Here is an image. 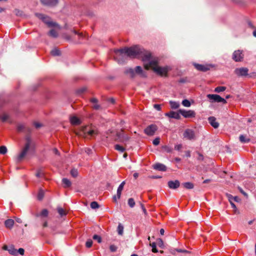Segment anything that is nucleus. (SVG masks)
<instances>
[{
  "mask_svg": "<svg viewBox=\"0 0 256 256\" xmlns=\"http://www.w3.org/2000/svg\"><path fill=\"white\" fill-rule=\"evenodd\" d=\"M114 53L116 55L115 58L118 59V63L124 62L123 60H120V58H124L125 56L130 58H135L137 56L142 54V58L144 62L148 61L151 58V54L148 52H144L143 49H141L139 46H136L130 48H124L118 49L114 50Z\"/></svg>",
  "mask_w": 256,
  "mask_h": 256,
  "instance_id": "1",
  "label": "nucleus"
},
{
  "mask_svg": "<svg viewBox=\"0 0 256 256\" xmlns=\"http://www.w3.org/2000/svg\"><path fill=\"white\" fill-rule=\"evenodd\" d=\"M148 64H144L145 69L148 70L152 69L157 74L161 76H168V72L171 69L168 66L162 67L158 66V61L156 60H149Z\"/></svg>",
  "mask_w": 256,
  "mask_h": 256,
  "instance_id": "2",
  "label": "nucleus"
},
{
  "mask_svg": "<svg viewBox=\"0 0 256 256\" xmlns=\"http://www.w3.org/2000/svg\"><path fill=\"white\" fill-rule=\"evenodd\" d=\"M32 144V141L30 138L28 137L26 138V142L22 148L18 156L16 158V162H22L25 156H26L28 150H30V146Z\"/></svg>",
  "mask_w": 256,
  "mask_h": 256,
  "instance_id": "3",
  "label": "nucleus"
},
{
  "mask_svg": "<svg viewBox=\"0 0 256 256\" xmlns=\"http://www.w3.org/2000/svg\"><path fill=\"white\" fill-rule=\"evenodd\" d=\"M35 14L48 27H56L60 28V26L57 23L52 22L49 16L40 13H36Z\"/></svg>",
  "mask_w": 256,
  "mask_h": 256,
  "instance_id": "4",
  "label": "nucleus"
},
{
  "mask_svg": "<svg viewBox=\"0 0 256 256\" xmlns=\"http://www.w3.org/2000/svg\"><path fill=\"white\" fill-rule=\"evenodd\" d=\"M207 98L211 101V102H222L226 104V101L225 99L222 98L218 94H208L207 95Z\"/></svg>",
  "mask_w": 256,
  "mask_h": 256,
  "instance_id": "5",
  "label": "nucleus"
},
{
  "mask_svg": "<svg viewBox=\"0 0 256 256\" xmlns=\"http://www.w3.org/2000/svg\"><path fill=\"white\" fill-rule=\"evenodd\" d=\"M178 112L185 118H194L196 116V112L192 110H186L182 109H180L178 110Z\"/></svg>",
  "mask_w": 256,
  "mask_h": 256,
  "instance_id": "6",
  "label": "nucleus"
},
{
  "mask_svg": "<svg viewBox=\"0 0 256 256\" xmlns=\"http://www.w3.org/2000/svg\"><path fill=\"white\" fill-rule=\"evenodd\" d=\"M116 136L117 138L115 139V140L120 142H127L129 140L130 138L128 135L124 134L123 130H121L120 132H117Z\"/></svg>",
  "mask_w": 256,
  "mask_h": 256,
  "instance_id": "7",
  "label": "nucleus"
},
{
  "mask_svg": "<svg viewBox=\"0 0 256 256\" xmlns=\"http://www.w3.org/2000/svg\"><path fill=\"white\" fill-rule=\"evenodd\" d=\"M184 138L188 140H193L196 138L194 132L190 128L186 129L183 134Z\"/></svg>",
  "mask_w": 256,
  "mask_h": 256,
  "instance_id": "8",
  "label": "nucleus"
},
{
  "mask_svg": "<svg viewBox=\"0 0 256 256\" xmlns=\"http://www.w3.org/2000/svg\"><path fill=\"white\" fill-rule=\"evenodd\" d=\"M158 127L155 124H151L144 130V133L148 136H153L157 130Z\"/></svg>",
  "mask_w": 256,
  "mask_h": 256,
  "instance_id": "9",
  "label": "nucleus"
},
{
  "mask_svg": "<svg viewBox=\"0 0 256 256\" xmlns=\"http://www.w3.org/2000/svg\"><path fill=\"white\" fill-rule=\"evenodd\" d=\"M244 58V54L240 50H236L232 54V58L236 62H241Z\"/></svg>",
  "mask_w": 256,
  "mask_h": 256,
  "instance_id": "10",
  "label": "nucleus"
},
{
  "mask_svg": "<svg viewBox=\"0 0 256 256\" xmlns=\"http://www.w3.org/2000/svg\"><path fill=\"white\" fill-rule=\"evenodd\" d=\"M248 70L246 68H237L234 70L235 74L238 76H246L248 75Z\"/></svg>",
  "mask_w": 256,
  "mask_h": 256,
  "instance_id": "11",
  "label": "nucleus"
},
{
  "mask_svg": "<svg viewBox=\"0 0 256 256\" xmlns=\"http://www.w3.org/2000/svg\"><path fill=\"white\" fill-rule=\"evenodd\" d=\"M195 68L198 70L202 72H206L210 69V66L203 65L198 64H194Z\"/></svg>",
  "mask_w": 256,
  "mask_h": 256,
  "instance_id": "12",
  "label": "nucleus"
},
{
  "mask_svg": "<svg viewBox=\"0 0 256 256\" xmlns=\"http://www.w3.org/2000/svg\"><path fill=\"white\" fill-rule=\"evenodd\" d=\"M168 186L171 189H176L180 186V182L178 180H170L168 182Z\"/></svg>",
  "mask_w": 256,
  "mask_h": 256,
  "instance_id": "13",
  "label": "nucleus"
},
{
  "mask_svg": "<svg viewBox=\"0 0 256 256\" xmlns=\"http://www.w3.org/2000/svg\"><path fill=\"white\" fill-rule=\"evenodd\" d=\"M179 112H175L174 111H170L169 112L166 113L165 115L170 118H174L176 120H180V116Z\"/></svg>",
  "mask_w": 256,
  "mask_h": 256,
  "instance_id": "14",
  "label": "nucleus"
},
{
  "mask_svg": "<svg viewBox=\"0 0 256 256\" xmlns=\"http://www.w3.org/2000/svg\"><path fill=\"white\" fill-rule=\"evenodd\" d=\"M42 3L50 6H55L58 2V0H40Z\"/></svg>",
  "mask_w": 256,
  "mask_h": 256,
  "instance_id": "15",
  "label": "nucleus"
},
{
  "mask_svg": "<svg viewBox=\"0 0 256 256\" xmlns=\"http://www.w3.org/2000/svg\"><path fill=\"white\" fill-rule=\"evenodd\" d=\"M153 168L154 170H158L160 171L165 172L166 170V167L165 165L157 163L153 166Z\"/></svg>",
  "mask_w": 256,
  "mask_h": 256,
  "instance_id": "16",
  "label": "nucleus"
},
{
  "mask_svg": "<svg viewBox=\"0 0 256 256\" xmlns=\"http://www.w3.org/2000/svg\"><path fill=\"white\" fill-rule=\"evenodd\" d=\"M209 123L214 128H216L219 126V124L216 122V118L214 116H210L208 119Z\"/></svg>",
  "mask_w": 256,
  "mask_h": 256,
  "instance_id": "17",
  "label": "nucleus"
},
{
  "mask_svg": "<svg viewBox=\"0 0 256 256\" xmlns=\"http://www.w3.org/2000/svg\"><path fill=\"white\" fill-rule=\"evenodd\" d=\"M90 102L94 104L92 106V108L96 110H98L100 109V105L98 104V100L96 98H92L90 100Z\"/></svg>",
  "mask_w": 256,
  "mask_h": 256,
  "instance_id": "18",
  "label": "nucleus"
},
{
  "mask_svg": "<svg viewBox=\"0 0 256 256\" xmlns=\"http://www.w3.org/2000/svg\"><path fill=\"white\" fill-rule=\"evenodd\" d=\"M48 212L46 209H44L42 210V212L40 214H34V216L36 217H42V218H46L48 216Z\"/></svg>",
  "mask_w": 256,
  "mask_h": 256,
  "instance_id": "19",
  "label": "nucleus"
},
{
  "mask_svg": "<svg viewBox=\"0 0 256 256\" xmlns=\"http://www.w3.org/2000/svg\"><path fill=\"white\" fill-rule=\"evenodd\" d=\"M125 184V182H122L120 185L119 186L118 190H117V196H118V199H120V198L122 192V191L124 189V186Z\"/></svg>",
  "mask_w": 256,
  "mask_h": 256,
  "instance_id": "20",
  "label": "nucleus"
},
{
  "mask_svg": "<svg viewBox=\"0 0 256 256\" xmlns=\"http://www.w3.org/2000/svg\"><path fill=\"white\" fill-rule=\"evenodd\" d=\"M4 224L6 228H12L14 224V220L12 219H8L5 221Z\"/></svg>",
  "mask_w": 256,
  "mask_h": 256,
  "instance_id": "21",
  "label": "nucleus"
},
{
  "mask_svg": "<svg viewBox=\"0 0 256 256\" xmlns=\"http://www.w3.org/2000/svg\"><path fill=\"white\" fill-rule=\"evenodd\" d=\"M70 121L72 124L74 125H78L80 124V120L75 116H71L70 118Z\"/></svg>",
  "mask_w": 256,
  "mask_h": 256,
  "instance_id": "22",
  "label": "nucleus"
},
{
  "mask_svg": "<svg viewBox=\"0 0 256 256\" xmlns=\"http://www.w3.org/2000/svg\"><path fill=\"white\" fill-rule=\"evenodd\" d=\"M62 183L64 184V188H69L72 185L71 182L66 178H63L62 179Z\"/></svg>",
  "mask_w": 256,
  "mask_h": 256,
  "instance_id": "23",
  "label": "nucleus"
},
{
  "mask_svg": "<svg viewBox=\"0 0 256 256\" xmlns=\"http://www.w3.org/2000/svg\"><path fill=\"white\" fill-rule=\"evenodd\" d=\"M83 131L84 133H87L88 135L90 136H93L94 135H96L98 134V131L94 130H92L88 131L86 130V128H84Z\"/></svg>",
  "mask_w": 256,
  "mask_h": 256,
  "instance_id": "24",
  "label": "nucleus"
},
{
  "mask_svg": "<svg viewBox=\"0 0 256 256\" xmlns=\"http://www.w3.org/2000/svg\"><path fill=\"white\" fill-rule=\"evenodd\" d=\"M8 252L12 255L16 256L17 255V250L14 248V246L12 245L9 247L8 250Z\"/></svg>",
  "mask_w": 256,
  "mask_h": 256,
  "instance_id": "25",
  "label": "nucleus"
},
{
  "mask_svg": "<svg viewBox=\"0 0 256 256\" xmlns=\"http://www.w3.org/2000/svg\"><path fill=\"white\" fill-rule=\"evenodd\" d=\"M36 176L37 178H42L44 176V172L42 168H39L37 170V172L36 174Z\"/></svg>",
  "mask_w": 256,
  "mask_h": 256,
  "instance_id": "26",
  "label": "nucleus"
},
{
  "mask_svg": "<svg viewBox=\"0 0 256 256\" xmlns=\"http://www.w3.org/2000/svg\"><path fill=\"white\" fill-rule=\"evenodd\" d=\"M125 73L126 74H129L130 76L132 78H134L135 76V72L133 69L132 68H128L126 70Z\"/></svg>",
  "mask_w": 256,
  "mask_h": 256,
  "instance_id": "27",
  "label": "nucleus"
},
{
  "mask_svg": "<svg viewBox=\"0 0 256 256\" xmlns=\"http://www.w3.org/2000/svg\"><path fill=\"white\" fill-rule=\"evenodd\" d=\"M182 185L186 189H192L194 187V184L190 182H184L182 184Z\"/></svg>",
  "mask_w": 256,
  "mask_h": 256,
  "instance_id": "28",
  "label": "nucleus"
},
{
  "mask_svg": "<svg viewBox=\"0 0 256 256\" xmlns=\"http://www.w3.org/2000/svg\"><path fill=\"white\" fill-rule=\"evenodd\" d=\"M170 104L172 109H176L180 106V104L176 102L170 101Z\"/></svg>",
  "mask_w": 256,
  "mask_h": 256,
  "instance_id": "29",
  "label": "nucleus"
},
{
  "mask_svg": "<svg viewBox=\"0 0 256 256\" xmlns=\"http://www.w3.org/2000/svg\"><path fill=\"white\" fill-rule=\"evenodd\" d=\"M48 34L50 36H52V38H57L58 36V32H56V30H53V29L51 30L49 32Z\"/></svg>",
  "mask_w": 256,
  "mask_h": 256,
  "instance_id": "30",
  "label": "nucleus"
},
{
  "mask_svg": "<svg viewBox=\"0 0 256 256\" xmlns=\"http://www.w3.org/2000/svg\"><path fill=\"white\" fill-rule=\"evenodd\" d=\"M57 210H58V213L62 217L64 216H66V211L64 210V208H60V207H58L57 208Z\"/></svg>",
  "mask_w": 256,
  "mask_h": 256,
  "instance_id": "31",
  "label": "nucleus"
},
{
  "mask_svg": "<svg viewBox=\"0 0 256 256\" xmlns=\"http://www.w3.org/2000/svg\"><path fill=\"white\" fill-rule=\"evenodd\" d=\"M118 232L119 235L122 236L123 234L124 226L121 224H119L118 226Z\"/></svg>",
  "mask_w": 256,
  "mask_h": 256,
  "instance_id": "32",
  "label": "nucleus"
},
{
  "mask_svg": "<svg viewBox=\"0 0 256 256\" xmlns=\"http://www.w3.org/2000/svg\"><path fill=\"white\" fill-rule=\"evenodd\" d=\"M136 73L140 74L142 76H144V74H143V71L142 68L140 66H136L135 68Z\"/></svg>",
  "mask_w": 256,
  "mask_h": 256,
  "instance_id": "33",
  "label": "nucleus"
},
{
  "mask_svg": "<svg viewBox=\"0 0 256 256\" xmlns=\"http://www.w3.org/2000/svg\"><path fill=\"white\" fill-rule=\"evenodd\" d=\"M8 118H9V116L6 114H4L0 115V120L2 122H6V121H7L8 120Z\"/></svg>",
  "mask_w": 256,
  "mask_h": 256,
  "instance_id": "34",
  "label": "nucleus"
},
{
  "mask_svg": "<svg viewBox=\"0 0 256 256\" xmlns=\"http://www.w3.org/2000/svg\"><path fill=\"white\" fill-rule=\"evenodd\" d=\"M50 54L54 56H60V52L58 48H54L51 51Z\"/></svg>",
  "mask_w": 256,
  "mask_h": 256,
  "instance_id": "35",
  "label": "nucleus"
},
{
  "mask_svg": "<svg viewBox=\"0 0 256 256\" xmlns=\"http://www.w3.org/2000/svg\"><path fill=\"white\" fill-rule=\"evenodd\" d=\"M226 87L223 86H218L215 88L214 92L219 93L224 91L226 90Z\"/></svg>",
  "mask_w": 256,
  "mask_h": 256,
  "instance_id": "36",
  "label": "nucleus"
},
{
  "mask_svg": "<svg viewBox=\"0 0 256 256\" xmlns=\"http://www.w3.org/2000/svg\"><path fill=\"white\" fill-rule=\"evenodd\" d=\"M240 140L242 142L246 143L250 142V139L246 138V136L244 135H240Z\"/></svg>",
  "mask_w": 256,
  "mask_h": 256,
  "instance_id": "37",
  "label": "nucleus"
},
{
  "mask_svg": "<svg viewBox=\"0 0 256 256\" xmlns=\"http://www.w3.org/2000/svg\"><path fill=\"white\" fill-rule=\"evenodd\" d=\"M135 202L133 198H130L128 200V204L130 207V208H134L135 206Z\"/></svg>",
  "mask_w": 256,
  "mask_h": 256,
  "instance_id": "38",
  "label": "nucleus"
},
{
  "mask_svg": "<svg viewBox=\"0 0 256 256\" xmlns=\"http://www.w3.org/2000/svg\"><path fill=\"white\" fill-rule=\"evenodd\" d=\"M44 192L42 190H40L38 192V200H42V198L44 197Z\"/></svg>",
  "mask_w": 256,
  "mask_h": 256,
  "instance_id": "39",
  "label": "nucleus"
},
{
  "mask_svg": "<svg viewBox=\"0 0 256 256\" xmlns=\"http://www.w3.org/2000/svg\"><path fill=\"white\" fill-rule=\"evenodd\" d=\"M70 174L74 178H76L78 176V172L76 169L73 168L70 170Z\"/></svg>",
  "mask_w": 256,
  "mask_h": 256,
  "instance_id": "40",
  "label": "nucleus"
},
{
  "mask_svg": "<svg viewBox=\"0 0 256 256\" xmlns=\"http://www.w3.org/2000/svg\"><path fill=\"white\" fill-rule=\"evenodd\" d=\"M100 207L98 204L96 202H92L90 203V208L92 209L98 208Z\"/></svg>",
  "mask_w": 256,
  "mask_h": 256,
  "instance_id": "41",
  "label": "nucleus"
},
{
  "mask_svg": "<svg viewBox=\"0 0 256 256\" xmlns=\"http://www.w3.org/2000/svg\"><path fill=\"white\" fill-rule=\"evenodd\" d=\"M114 148L116 150L120 151L122 152H124L125 150V148L123 146L119 144L115 145Z\"/></svg>",
  "mask_w": 256,
  "mask_h": 256,
  "instance_id": "42",
  "label": "nucleus"
},
{
  "mask_svg": "<svg viewBox=\"0 0 256 256\" xmlns=\"http://www.w3.org/2000/svg\"><path fill=\"white\" fill-rule=\"evenodd\" d=\"M7 152V148L5 146H0V154H4Z\"/></svg>",
  "mask_w": 256,
  "mask_h": 256,
  "instance_id": "43",
  "label": "nucleus"
},
{
  "mask_svg": "<svg viewBox=\"0 0 256 256\" xmlns=\"http://www.w3.org/2000/svg\"><path fill=\"white\" fill-rule=\"evenodd\" d=\"M182 104L186 107H190V102L188 100H184L182 101Z\"/></svg>",
  "mask_w": 256,
  "mask_h": 256,
  "instance_id": "44",
  "label": "nucleus"
},
{
  "mask_svg": "<svg viewBox=\"0 0 256 256\" xmlns=\"http://www.w3.org/2000/svg\"><path fill=\"white\" fill-rule=\"evenodd\" d=\"M92 238H93V239L94 240H97V242L98 243H101L102 242V238H101V237L100 236L97 235V234H94Z\"/></svg>",
  "mask_w": 256,
  "mask_h": 256,
  "instance_id": "45",
  "label": "nucleus"
},
{
  "mask_svg": "<svg viewBox=\"0 0 256 256\" xmlns=\"http://www.w3.org/2000/svg\"><path fill=\"white\" fill-rule=\"evenodd\" d=\"M25 126L24 124H18L17 126V130L19 132H22Z\"/></svg>",
  "mask_w": 256,
  "mask_h": 256,
  "instance_id": "46",
  "label": "nucleus"
},
{
  "mask_svg": "<svg viewBox=\"0 0 256 256\" xmlns=\"http://www.w3.org/2000/svg\"><path fill=\"white\" fill-rule=\"evenodd\" d=\"M150 246L152 247V252L154 253L157 252H158V250L156 248V244L155 242H152V244H150Z\"/></svg>",
  "mask_w": 256,
  "mask_h": 256,
  "instance_id": "47",
  "label": "nucleus"
},
{
  "mask_svg": "<svg viewBox=\"0 0 256 256\" xmlns=\"http://www.w3.org/2000/svg\"><path fill=\"white\" fill-rule=\"evenodd\" d=\"M92 241L90 239L88 240L86 243V246L88 248H90L92 246Z\"/></svg>",
  "mask_w": 256,
  "mask_h": 256,
  "instance_id": "48",
  "label": "nucleus"
},
{
  "mask_svg": "<svg viewBox=\"0 0 256 256\" xmlns=\"http://www.w3.org/2000/svg\"><path fill=\"white\" fill-rule=\"evenodd\" d=\"M118 247L114 244H111L110 246V250L111 252H115L116 251Z\"/></svg>",
  "mask_w": 256,
  "mask_h": 256,
  "instance_id": "49",
  "label": "nucleus"
},
{
  "mask_svg": "<svg viewBox=\"0 0 256 256\" xmlns=\"http://www.w3.org/2000/svg\"><path fill=\"white\" fill-rule=\"evenodd\" d=\"M160 142V138H156L152 142V144L154 146H158V144H159Z\"/></svg>",
  "mask_w": 256,
  "mask_h": 256,
  "instance_id": "50",
  "label": "nucleus"
},
{
  "mask_svg": "<svg viewBox=\"0 0 256 256\" xmlns=\"http://www.w3.org/2000/svg\"><path fill=\"white\" fill-rule=\"evenodd\" d=\"M162 149H164L167 152H170L172 151V148H170L166 146H163Z\"/></svg>",
  "mask_w": 256,
  "mask_h": 256,
  "instance_id": "51",
  "label": "nucleus"
},
{
  "mask_svg": "<svg viewBox=\"0 0 256 256\" xmlns=\"http://www.w3.org/2000/svg\"><path fill=\"white\" fill-rule=\"evenodd\" d=\"M156 242H157V244L160 247H162L164 244L163 241L161 238H158L156 240Z\"/></svg>",
  "mask_w": 256,
  "mask_h": 256,
  "instance_id": "52",
  "label": "nucleus"
},
{
  "mask_svg": "<svg viewBox=\"0 0 256 256\" xmlns=\"http://www.w3.org/2000/svg\"><path fill=\"white\" fill-rule=\"evenodd\" d=\"M182 148V144H176L174 146V150H178V151H180L181 150V149Z\"/></svg>",
  "mask_w": 256,
  "mask_h": 256,
  "instance_id": "53",
  "label": "nucleus"
},
{
  "mask_svg": "<svg viewBox=\"0 0 256 256\" xmlns=\"http://www.w3.org/2000/svg\"><path fill=\"white\" fill-rule=\"evenodd\" d=\"M230 203L232 207L234 209V213H236L237 209H236V206L232 202V200H230Z\"/></svg>",
  "mask_w": 256,
  "mask_h": 256,
  "instance_id": "54",
  "label": "nucleus"
},
{
  "mask_svg": "<svg viewBox=\"0 0 256 256\" xmlns=\"http://www.w3.org/2000/svg\"><path fill=\"white\" fill-rule=\"evenodd\" d=\"M18 252L20 255L23 256L24 254V250L22 248H20L17 251V253Z\"/></svg>",
  "mask_w": 256,
  "mask_h": 256,
  "instance_id": "55",
  "label": "nucleus"
},
{
  "mask_svg": "<svg viewBox=\"0 0 256 256\" xmlns=\"http://www.w3.org/2000/svg\"><path fill=\"white\" fill-rule=\"evenodd\" d=\"M154 107L155 109H156L158 110H161V106L160 104H154Z\"/></svg>",
  "mask_w": 256,
  "mask_h": 256,
  "instance_id": "56",
  "label": "nucleus"
},
{
  "mask_svg": "<svg viewBox=\"0 0 256 256\" xmlns=\"http://www.w3.org/2000/svg\"><path fill=\"white\" fill-rule=\"evenodd\" d=\"M86 88H82L78 90V92L79 94H82L86 90Z\"/></svg>",
  "mask_w": 256,
  "mask_h": 256,
  "instance_id": "57",
  "label": "nucleus"
},
{
  "mask_svg": "<svg viewBox=\"0 0 256 256\" xmlns=\"http://www.w3.org/2000/svg\"><path fill=\"white\" fill-rule=\"evenodd\" d=\"M238 190H239L240 191V192L242 194H244V196H246V197H248V194L246 192H245L243 190L240 188V187H238Z\"/></svg>",
  "mask_w": 256,
  "mask_h": 256,
  "instance_id": "58",
  "label": "nucleus"
},
{
  "mask_svg": "<svg viewBox=\"0 0 256 256\" xmlns=\"http://www.w3.org/2000/svg\"><path fill=\"white\" fill-rule=\"evenodd\" d=\"M176 251L178 252H188V251L185 250H182V249H177Z\"/></svg>",
  "mask_w": 256,
  "mask_h": 256,
  "instance_id": "59",
  "label": "nucleus"
},
{
  "mask_svg": "<svg viewBox=\"0 0 256 256\" xmlns=\"http://www.w3.org/2000/svg\"><path fill=\"white\" fill-rule=\"evenodd\" d=\"M198 160H203V159H204V156H202V154H200V153H199V152H198Z\"/></svg>",
  "mask_w": 256,
  "mask_h": 256,
  "instance_id": "60",
  "label": "nucleus"
},
{
  "mask_svg": "<svg viewBox=\"0 0 256 256\" xmlns=\"http://www.w3.org/2000/svg\"><path fill=\"white\" fill-rule=\"evenodd\" d=\"M86 152L88 154H90L92 153V150L90 148H88L86 150Z\"/></svg>",
  "mask_w": 256,
  "mask_h": 256,
  "instance_id": "61",
  "label": "nucleus"
},
{
  "mask_svg": "<svg viewBox=\"0 0 256 256\" xmlns=\"http://www.w3.org/2000/svg\"><path fill=\"white\" fill-rule=\"evenodd\" d=\"M34 126L36 128H39L42 126V124L38 122H35Z\"/></svg>",
  "mask_w": 256,
  "mask_h": 256,
  "instance_id": "62",
  "label": "nucleus"
},
{
  "mask_svg": "<svg viewBox=\"0 0 256 256\" xmlns=\"http://www.w3.org/2000/svg\"><path fill=\"white\" fill-rule=\"evenodd\" d=\"M42 221H44V224H42V226L44 228H46L48 226V222L46 220H42Z\"/></svg>",
  "mask_w": 256,
  "mask_h": 256,
  "instance_id": "63",
  "label": "nucleus"
},
{
  "mask_svg": "<svg viewBox=\"0 0 256 256\" xmlns=\"http://www.w3.org/2000/svg\"><path fill=\"white\" fill-rule=\"evenodd\" d=\"M73 32H74L75 34H78V35L79 36H80V37H82V36H83V34H82V33H78V32H77L76 30H73Z\"/></svg>",
  "mask_w": 256,
  "mask_h": 256,
  "instance_id": "64",
  "label": "nucleus"
}]
</instances>
